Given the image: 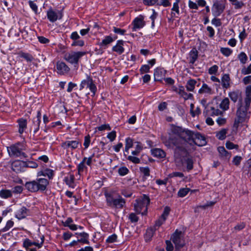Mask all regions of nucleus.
Instances as JSON below:
<instances>
[{"mask_svg":"<svg viewBox=\"0 0 251 251\" xmlns=\"http://www.w3.org/2000/svg\"><path fill=\"white\" fill-rule=\"evenodd\" d=\"M66 184L72 188L75 187V176L73 174H70L64 178Z\"/></svg>","mask_w":251,"mask_h":251,"instance_id":"nucleus-32","label":"nucleus"},{"mask_svg":"<svg viewBox=\"0 0 251 251\" xmlns=\"http://www.w3.org/2000/svg\"><path fill=\"white\" fill-rule=\"evenodd\" d=\"M179 2V0H176V2L174 3L173 7L171 9L172 12L171 13V15L172 18L177 17L176 16V14L177 15H179L180 14L178 3Z\"/></svg>","mask_w":251,"mask_h":251,"instance_id":"nucleus-31","label":"nucleus"},{"mask_svg":"<svg viewBox=\"0 0 251 251\" xmlns=\"http://www.w3.org/2000/svg\"><path fill=\"white\" fill-rule=\"evenodd\" d=\"M170 210V208L169 206H166L164 209L162 214L160 217L164 218H165V220H166L167 217L169 215Z\"/></svg>","mask_w":251,"mask_h":251,"instance_id":"nucleus-60","label":"nucleus"},{"mask_svg":"<svg viewBox=\"0 0 251 251\" xmlns=\"http://www.w3.org/2000/svg\"><path fill=\"white\" fill-rule=\"evenodd\" d=\"M49 184V182L47 179L39 178L35 180L26 182L25 187L31 192H36L39 191L42 192L46 190Z\"/></svg>","mask_w":251,"mask_h":251,"instance_id":"nucleus-2","label":"nucleus"},{"mask_svg":"<svg viewBox=\"0 0 251 251\" xmlns=\"http://www.w3.org/2000/svg\"><path fill=\"white\" fill-rule=\"evenodd\" d=\"M229 100L228 98H224L222 101L221 102L219 107L220 108L223 110V111H225L229 109Z\"/></svg>","mask_w":251,"mask_h":251,"instance_id":"nucleus-37","label":"nucleus"},{"mask_svg":"<svg viewBox=\"0 0 251 251\" xmlns=\"http://www.w3.org/2000/svg\"><path fill=\"white\" fill-rule=\"evenodd\" d=\"M75 234L81 237L80 239H77V241H78V242L83 244H90V242L89 241V235L87 233L82 232L81 233H75Z\"/></svg>","mask_w":251,"mask_h":251,"instance_id":"nucleus-26","label":"nucleus"},{"mask_svg":"<svg viewBox=\"0 0 251 251\" xmlns=\"http://www.w3.org/2000/svg\"><path fill=\"white\" fill-rule=\"evenodd\" d=\"M238 58L242 64H245L248 60V56L244 52H241L238 55Z\"/></svg>","mask_w":251,"mask_h":251,"instance_id":"nucleus-45","label":"nucleus"},{"mask_svg":"<svg viewBox=\"0 0 251 251\" xmlns=\"http://www.w3.org/2000/svg\"><path fill=\"white\" fill-rule=\"evenodd\" d=\"M56 68L57 74L60 75H64L68 74L70 70L66 63L62 61L57 62Z\"/></svg>","mask_w":251,"mask_h":251,"instance_id":"nucleus-16","label":"nucleus"},{"mask_svg":"<svg viewBox=\"0 0 251 251\" xmlns=\"http://www.w3.org/2000/svg\"><path fill=\"white\" fill-rule=\"evenodd\" d=\"M47 16L50 22L54 23L57 20L62 19L63 12L61 10H53L52 8H50L47 12Z\"/></svg>","mask_w":251,"mask_h":251,"instance_id":"nucleus-10","label":"nucleus"},{"mask_svg":"<svg viewBox=\"0 0 251 251\" xmlns=\"http://www.w3.org/2000/svg\"><path fill=\"white\" fill-rule=\"evenodd\" d=\"M151 154L158 158H164L166 157V152L162 149L155 148L151 150Z\"/></svg>","mask_w":251,"mask_h":251,"instance_id":"nucleus-28","label":"nucleus"},{"mask_svg":"<svg viewBox=\"0 0 251 251\" xmlns=\"http://www.w3.org/2000/svg\"><path fill=\"white\" fill-rule=\"evenodd\" d=\"M241 74L244 75L251 74V64L248 67H243L241 69Z\"/></svg>","mask_w":251,"mask_h":251,"instance_id":"nucleus-57","label":"nucleus"},{"mask_svg":"<svg viewBox=\"0 0 251 251\" xmlns=\"http://www.w3.org/2000/svg\"><path fill=\"white\" fill-rule=\"evenodd\" d=\"M150 67L149 64L147 65H142L140 70V73L141 74H143L144 73H148L150 71Z\"/></svg>","mask_w":251,"mask_h":251,"instance_id":"nucleus-58","label":"nucleus"},{"mask_svg":"<svg viewBox=\"0 0 251 251\" xmlns=\"http://www.w3.org/2000/svg\"><path fill=\"white\" fill-rule=\"evenodd\" d=\"M85 86L88 88L90 91L93 93L92 96H94L97 92V87L95 84L92 78L90 76L87 75L86 78L81 81L80 84L79 90H82Z\"/></svg>","mask_w":251,"mask_h":251,"instance_id":"nucleus-7","label":"nucleus"},{"mask_svg":"<svg viewBox=\"0 0 251 251\" xmlns=\"http://www.w3.org/2000/svg\"><path fill=\"white\" fill-rule=\"evenodd\" d=\"M25 169L27 167L31 168H36L38 166L37 163L34 161H25Z\"/></svg>","mask_w":251,"mask_h":251,"instance_id":"nucleus-53","label":"nucleus"},{"mask_svg":"<svg viewBox=\"0 0 251 251\" xmlns=\"http://www.w3.org/2000/svg\"><path fill=\"white\" fill-rule=\"evenodd\" d=\"M190 190V189L188 188H181L177 193L178 196L183 198L187 195Z\"/></svg>","mask_w":251,"mask_h":251,"instance_id":"nucleus-46","label":"nucleus"},{"mask_svg":"<svg viewBox=\"0 0 251 251\" xmlns=\"http://www.w3.org/2000/svg\"><path fill=\"white\" fill-rule=\"evenodd\" d=\"M30 214L29 209L25 206H22L17 211L15 217L20 220L25 218L27 216L30 215Z\"/></svg>","mask_w":251,"mask_h":251,"instance_id":"nucleus-17","label":"nucleus"},{"mask_svg":"<svg viewBox=\"0 0 251 251\" xmlns=\"http://www.w3.org/2000/svg\"><path fill=\"white\" fill-rule=\"evenodd\" d=\"M158 0H143V2L144 5L147 6H152L155 5Z\"/></svg>","mask_w":251,"mask_h":251,"instance_id":"nucleus-63","label":"nucleus"},{"mask_svg":"<svg viewBox=\"0 0 251 251\" xmlns=\"http://www.w3.org/2000/svg\"><path fill=\"white\" fill-rule=\"evenodd\" d=\"M41 113L40 111L37 112V117L33 119L34 124H36V127H34V133L35 134L39 129L41 123Z\"/></svg>","mask_w":251,"mask_h":251,"instance_id":"nucleus-33","label":"nucleus"},{"mask_svg":"<svg viewBox=\"0 0 251 251\" xmlns=\"http://www.w3.org/2000/svg\"><path fill=\"white\" fill-rule=\"evenodd\" d=\"M227 129L223 128L216 133V137L221 140L225 139L226 137V134L227 132Z\"/></svg>","mask_w":251,"mask_h":251,"instance_id":"nucleus-42","label":"nucleus"},{"mask_svg":"<svg viewBox=\"0 0 251 251\" xmlns=\"http://www.w3.org/2000/svg\"><path fill=\"white\" fill-rule=\"evenodd\" d=\"M127 159L129 161L135 164H138L141 162L140 159L139 158L133 156L129 155L127 157Z\"/></svg>","mask_w":251,"mask_h":251,"instance_id":"nucleus-64","label":"nucleus"},{"mask_svg":"<svg viewBox=\"0 0 251 251\" xmlns=\"http://www.w3.org/2000/svg\"><path fill=\"white\" fill-rule=\"evenodd\" d=\"M183 128L180 126H175L173 124L171 125V132L180 137Z\"/></svg>","mask_w":251,"mask_h":251,"instance_id":"nucleus-36","label":"nucleus"},{"mask_svg":"<svg viewBox=\"0 0 251 251\" xmlns=\"http://www.w3.org/2000/svg\"><path fill=\"white\" fill-rule=\"evenodd\" d=\"M218 151L222 157H225L226 158H229L231 156L230 154L226 150L224 147H219L218 148Z\"/></svg>","mask_w":251,"mask_h":251,"instance_id":"nucleus-41","label":"nucleus"},{"mask_svg":"<svg viewBox=\"0 0 251 251\" xmlns=\"http://www.w3.org/2000/svg\"><path fill=\"white\" fill-rule=\"evenodd\" d=\"M178 94L185 100H193L194 99L193 95L191 93L186 92L183 86H179Z\"/></svg>","mask_w":251,"mask_h":251,"instance_id":"nucleus-24","label":"nucleus"},{"mask_svg":"<svg viewBox=\"0 0 251 251\" xmlns=\"http://www.w3.org/2000/svg\"><path fill=\"white\" fill-rule=\"evenodd\" d=\"M128 172L129 170L126 167H121L118 169V173L121 176L126 175Z\"/></svg>","mask_w":251,"mask_h":251,"instance_id":"nucleus-54","label":"nucleus"},{"mask_svg":"<svg viewBox=\"0 0 251 251\" xmlns=\"http://www.w3.org/2000/svg\"><path fill=\"white\" fill-rule=\"evenodd\" d=\"M179 163L181 164L182 166L186 167L188 172H189L193 168L194 161L192 157L189 155L182 159V161H180Z\"/></svg>","mask_w":251,"mask_h":251,"instance_id":"nucleus-19","label":"nucleus"},{"mask_svg":"<svg viewBox=\"0 0 251 251\" xmlns=\"http://www.w3.org/2000/svg\"><path fill=\"white\" fill-rule=\"evenodd\" d=\"M179 138L174 137L170 135L168 139L164 142V144L168 148H173L174 146L176 147L179 143Z\"/></svg>","mask_w":251,"mask_h":251,"instance_id":"nucleus-23","label":"nucleus"},{"mask_svg":"<svg viewBox=\"0 0 251 251\" xmlns=\"http://www.w3.org/2000/svg\"><path fill=\"white\" fill-rule=\"evenodd\" d=\"M117 38V36L112 37L111 35L106 36L101 42L99 43V46L101 48L105 49L108 45L112 43Z\"/></svg>","mask_w":251,"mask_h":251,"instance_id":"nucleus-22","label":"nucleus"},{"mask_svg":"<svg viewBox=\"0 0 251 251\" xmlns=\"http://www.w3.org/2000/svg\"><path fill=\"white\" fill-rule=\"evenodd\" d=\"M61 146L64 149L72 150L77 149L79 146H81V143L78 140L66 141L61 143Z\"/></svg>","mask_w":251,"mask_h":251,"instance_id":"nucleus-13","label":"nucleus"},{"mask_svg":"<svg viewBox=\"0 0 251 251\" xmlns=\"http://www.w3.org/2000/svg\"><path fill=\"white\" fill-rule=\"evenodd\" d=\"M90 139H91V137L89 134H88L87 135H86L84 137V142L83 143V145L84 146L85 149H86L89 147L90 142H91Z\"/></svg>","mask_w":251,"mask_h":251,"instance_id":"nucleus-59","label":"nucleus"},{"mask_svg":"<svg viewBox=\"0 0 251 251\" xmlns=\"http://www.w3.org/2000/svg\"><path fill=\"white\" fill-rule=\"evenodd\" d=\"M220 51L226 56H229L232 52V50L228 48H221L220 49Z\"/></svg>","mask_w":251,"mask_h":251,"instance_id":"nucleus-48","label":"nucleus"},{"mask_svg":"<svg viewBox=\"0 0 251 251\" xmlns=\"http://www.w3.org/2000/svg\"><path fill=\"white\" fill-rule=\"evenodd\" d=\"M150 202L149 197L143 195L140 198L135 201L134 204V210L137 214H141L142 215H146L148 211V206Z\"/></svg>","mask_w":251,"mask_h":251,"instance_id":"nucleus-3","label":"nucleus"},{"mask_svg":"<svg viewBox=\"0 0 251 251\" xmlns=\"http://www.w3.org/2000/svg\"><path fill=\"white\" fill-rule=\"evenodd\" d=\"M47 176L49 179H51L54 176V171L50 169L42 170L37 173V176Z\"/></svg>","mask_w":251,"mask_h":251,"instance_id":"nucleus-27","label":"nucleus"},{"mask_svg":"<svg viewBox=\"0 0 251 251\" xmlns=\"http://www.w3.org/2000/svg\"><path fill=\"white\" fill-rule=\"evenodd\" d=\"M11 168L16 173L23 172L25 170V161L16 160L12 163Z\"/></svg>","mask_w":251,"mask_h":251,"instance_id":"nucleus-14","label":"nucleus"},{"mask_svg":"<svg viewBox=\"0 0 251 251\" xmlns=\"http://www.w3.org/2000/svg\"><path fill=\"white\" fill-rule=\"evenodd\" d=\"M226 147L229 150H232L233 149H237L238 148V146L237 145L234 144L230 141H227L226 142Z\"/></svg>","mask_w":251,"mask_h":251,"instance_id":"nucleus-61","label":"nucleus"},{"mask_svg":"<svg viewBox=\"0 0 251 251\" xmlns=\"http://www.w3.org/2000/svg\"><path fill=\"white\" fill-rule=\"evenodd\" d=\"M234 6L235 9H239L242 8L245 6V3L242 1H238V0L231 3Z\"/></svg>","mask_w":251,"mask_h":251,"instance_id":"nucleus-49","label":"nucleus"},{"mask_svg":"<svg viewBox=\"0 0 251 251\" xmlns=\"http://www.w3.org/2000/svg\"><path fill=\"white\" fill-rule=\"evenodd\" d=\"M85 54V52L83 51H73L66 53L64 56V59L71 64L77 65L79 59Z\"/></svg>","mask_w":251,"mask_h":251,"instance_id":"nucleus-6","label":"nucleus"},{"mask_svg":"<svg viewBox=\"0 0 251 251\" xmlns=\"http://www.w3.org/2000/svg\"><path fill=\"white\" fill-rule=\"evenodd\" d=\"M105 196L106 204L110 207L122 209L126 204L125 200L120 196L118 198L115 199L111 194L107 193L105 194Z\"/></svg>","mask_w":251,"mask_h":251,"instance_id":"nucleus-4","label":"nucleus"},{"mask_svg":"<svg viewBox=\"0 0 251 251\" xmlns=\"http://www.w3.org/2000/svg\"><path fill=\"white\" fill-rule=\"evenodd\" d=\"M141 172L144 175L145 177L149 176L150 175V170L148 167H140L139 168Z\"/></svg>","mask_w":251,"mask_h":251,"instance_id":"nucleus-52","label":"nucleus"},{"mask_svg":"<svg viewBox=\"0 0 251 251\" xmlns=\"http://www.w3.org/2000/svg\"><path fill=\"white\" fill-rule=\"evenodd\" d=\"M165 218L159 217V218L156 221L153 228H156V230L165 222Z\"/></svg>","mask_w":251,"mask_h":251,"instance_id":"nucleus-55","label":"nucleus"},{"mask_svg":"<svg viewBox=\"0 0 251 251\" xmlns=\"http://www.w3.org/2000/svg\"><path fill=\"white\" fill-rule=\"evenodd\" d=\"M156 230V228H153V227L148 228L146 230V233L145 234L146 240H150L153 236Z\"/></svg>","mask_w":251,"mask_h":251,"instance_id":"nucleus-40","label":"nucleus"},{"mask_svg":"<svg viewBox=\"0 0 251 251\" xmlns=\"http://www.w3.org/2000/svg\"><path fill=\"white\" fill-rule=\"evenodd\" d=\"M137 145L135 147V150L132 151L131 153L133 155H138L141 151L143 150V147L140 142H136Z\"/></svg>","mask_w":251,"mask_h":251,"instance_id":"nucleus-47","label":"nucleus"},{"mask_svg":"<svg viewBox=\"0 0 251 251\" xmlns=\"http://www.w3.org/2000/svg\"><path fill=\"white\" fill-rule=\"evenodd\" d=\"M199 93L200 94H208L211 95L213 93V91L212 89L205 83H203L201 87L199 90Z\"/></svg>","mask_w":251,"mask_h":251,"instance_id":"nucleus-34","label":"nucleus"},{"mask_svg":"<svg viewBox=\"0 0 251 251\" xmlns=\"http://www.w3.org/2000/svg\"><path fill=\"white\" fill-rule=\"evenodd\" d=\"M246 97L245 103H241L238 106L236 112V118L233 126L237 128L240 124L245 122L247 118V111L251 102V85L248 86L246 88Z\"/></svg>","mask_w":251,"mask_h":251,"instance_id":"nucleus-1","label":"nucleus"},{"mask_svg":"<svg viewBox=\"0 0 251 251\" xmlns=\"http://www.w3.org/2000/svg\"><path fill=\"white\" fill-rule=\"evenodd\" d=\"M230 78L229 74H225L221 78V84L223 89H227L230 87Z\"/></svg>","mask_w":251,"mask_h":251,"instance_id":"nucleus-29","label":"nucleus"},{"mask_svg":"<svg viewBox=\"0 0 251 251\" xmlns=\"http://www.w3.org/2000/svg\"><path fill=\"white\" fill-rule=\"evenodd\" d=\"M190 55V63L194 64L197 60L198 56V52L197 50L194 48L189 53Z\"/></svg>","mask_w":251,"mask_h":251,"instance_id":"nucleus-38","label":"nucleus"},{"mask_svg":"<svg viewBox=\"0 0 251 251\" xmlns=\"http://www.w3.org/2000/svg\"><path fill=\"white\" fill-rule=\"evenodd\" d=\"M33 244H35L33 241L28 238H25L23 241V247L27 251L31 249L30 247L33 246Z\"/></svg>","mask_w":251,"mask_h":251,"instance_id":"nucleus-44","label":"nucleus"},{"mask_svg":"<svg viewBox=\"0 0 251 251\" xmlns=\"http://www.w3.org/2000/svg\"><path fill=\"white\" fill-rule=\"evenodd\" d=\"M225 8V5L221 2L216 0L213 5L212 12L213 15L215 17H218L223 12Z\"/></svg>","mask_w":251,"mask_h":251,"instance_id":"nucleus-12","label":"nucleus"},{"mask_svg":"<svg viewBox=\"0 0 251 251\" xmlns=\"http://www.w3.org/2000/svg\"><path fill=\"white\" fill-rule=\"evenodd\" d=\"M171 240L175 244L176 250H179L182 248L184 245V240L181 231L176 230L171 236Z\"/></svg>","mask_w":251,"mask_h":251,"instance_id":"nucleus-9","label":"nucleus"},{"mask_svg":"<svg viewBox=\"0 0 251 251\" xmlns=\"http://www.w3.org/2000/svg\"><path fill=\"white\" fill-rule=\"evenodd\" d=\"M152 14L150 16V18L152 21L151 27L153 28V27H154V26L155 25V20L156 19V18L158 16V13L155 11L154 9H152Z\"/></svg>","mask_w":251,"mask_h":251,"instance_id":"nucleus-56","label":"nucleus"},{"mask_svg":"<svg viewBox=\"0 0 251 251\" xmlns=\"http://www.w3.org/2000/svg\"><path fill=\"white\" fill-rule=\"evenodd\" d=\"M117 236L115 234L109 236L106 239V242L108 243H112L117 241Z\"/></svg>","mask_w":251,"mask_h":251,"instance_id":"nucleus-62","label":"nucleus"},{"mask_svg":"<svg viewBox=\"0 0 251 251\" xmlns=\"http://www.w3.org/2000/svg\"><path fill=\"white\" fill-rule=\"evenodd\" d=\"M7 151L10 156L21 157L26 158L27 155L23 152L20 143L13 145L7 148Z\"/></svg>","mask_w":251,"mask_h":251,"instance_id":"nucleus-5","label":"nucleus"},{"mask_svg":"<svg viewBox=\"0 0 251 251\" xmlns=\"http://www.w3.org/2000/svg\"><path fill=\"white\" fill-rule=\"evenodd\" d=\"M193 136H194V132L190 130L183 128L179 138L188 143H190L191 140L193 139Z\"/></svg>","mask_w":251,"mask_h":251,"instance_id":"nucleus-20","label":"nucleus"},{"mask_svg":"<svg viewBox=\"0 0 251 251\" xmlns=\"http://www.w3.org/2000/svg\"><path fill=\"white\" fill-rule=\"evenodd\" d=\"M192 143L198 146H203L206 145V141L205 137L201 134L200 133L197 132H194V136L193 139L191 140L190 143L191 144Z\"/></svg>","mask_w":251,"mask_h":251,"instance_id":"nucleus-11","label":"nucleus"},{"mask_svg":"<svg viewBox=\"0 0 251 251\" xmlns=\"http://www.w3.org/2000/svg\"><path fill=\"white\" fill-rule=\"evenodd\" d=\"M124 41L122 40H118L116 45L112 47V51L116 52L119 54H122L125 49L123 47Z\"/></svg>","mask_w":251,"mask_h":251,"instance_id":"nucleus-25","label":"nucleus"},{"mask_svg":"<svg viewBox=\"0 0 251 251\" xmlns=\"http://www.w3.org/2000/svg\"><path fill=\"white\" fill-rule=\"evenodd\" d=\"M189 155L184 147L180 146L179 143L176 147L174 151V157L175 162L179 163L180 161Z\"/></svg>","mask_w":251,"mask_h":251,"instance_id":"nucleus-8","label":"nucleus"},{"mask_svg":"<svg viewBox=\"0 0 251 251\" xmlns=\"http://www.w3.org/2000/svg\"><path fill=\"white\" fill-rule=\"evenodd\" d=\"M18 54L20 57L24 58L27 62H31L34 59L31 54L28 53L24 52L23 51H20Z\"/></svg>","mask_w":251,"mask_h":251,"instance_id":"nucleus-43","label":"nucleus"},{"mask_svg":"<svg viewBox=\"0 0 251 251\" xmlns=\"http://www.w3.org/2000/svg\"><path fill=\"white\" fill-rule=\"evenodd\" d=\"M19 132L22 134L27 127V121L24 118L18 120Z\"/></svg>","mask_w":251,"mask_h":251,"instance_id":"nucleus-30","label":"nucleus"},{"mask_svg":"<svg viewBox=\"0 0 251 251\" xmlns=\"http://www.w3.org/2000/svg\"><path fill=\"white\" fill-rule=\"evenodd\" d=\"M14 225V222L11 220H9L7 222L5 226L1 229L2 232H6L11 228Z\"/></svg>","mask_w":251,"mask_h":251,"instance_id":"nucleus-50","label":"nucleus"},{"mask_svg":"<svg viewBox=\"0 0 251 251\" xmlns=\"http://www.w3.org/2000/svg\"><path fill=\"white\" fill-rule=\"evenodd\" d=\"M197 82L196 80L190 79L188 80L185 85V87L188 91H193Z\"/></svg>","mask_w":251,"mask_h":251,"instance_id":"nucleus-35","label":"nucleus"},{"mask_svg":"<svg viewBox=\"0 0 251 251\" xmlns=\"http://www.w3.org/2000/svg\"><path fill=\"white\" fill-rule=\"evenodd\" d=\"M228 96L234 102H236L238 100V106L241 105V103H245V101H242V92L239 90H236L228 93Z\"/></svg>","mask_w":251,"mask_h":251,"instance_id":"nucleus-15","label":"nucleus"},{"mask_svg":"<svg viewBox=\"0 0 251 251\" xmlns=\"http://www.w3.org/2000/svg\"><path fill=\"white\" fill-rule=\"evenodd\" d=\"M12 197V192L10 190L1 189L0 191V197L2 199H8Z\"/></svg>","mask_w":251,"mask_h":251,"instance_id":"nucleus-39","label":"nucleus"},{"mask_svg":"<svg viewBox=\"0 0 251 251\" xmlns=\"http://www.w3.org/2000/svg\"><path fill=\"white\" fill-rule=\"evenodd\" d=\"M211 113V115L213 116H219L222 115L223 114V112L218 109H216L213 107H210Z\"/></svg>","mask_w":251,"mask_h":251,"instance_id":"nucleus-51","label":"nucleus"},{"mask_svg":"<svg viewBox=\"0 0 251 251\" xmlns=\"http://www.w3.org/2000/svg\"><path fill=\"white\" fill-rule=\"evenodd\" d=\"M133 26L132 28V31H136L137 29L142 28L145 25L144 21V17L142 15L136 17L132 22Z\"/></svg>","mask_w":251,"mask_h":251,"instance_id":"nucleus-18","label":"nucleus"},{"mask_svg":"<svg viewBox=\"0 0 251 251\" xmlns=\"http://www.w3.org/2000/svg\"><path fill=\"white\" fill-rule=\"evenodd\" d=\"M166 70L162 68H156L154 71V79L155 81H161L165 76Z\"/></svg>","mask_w":251,"mask_h":251,"instance_id":"nucleus-21","label":"nucleus"}]
</instances>
